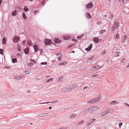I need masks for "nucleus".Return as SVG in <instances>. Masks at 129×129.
Returning <instances> with one entry per match:
<instances>
[{
    "label": "nucleus",
    "mask_w": 129,
    "mask_h": 129,
    "mask_svg": "<svg viewBox=\"0 0 129 129\" xmlns=\"http://www.w3.org/2000/svg\"><path fill=\"white\" fill-rule=\"evenodd\" d=\"M91 107L84 108L83 110V112L84 113L92 112Z\"/></svg>",
    "instance_id": "1"
},
{
    "label": "nucleus",
    "mask_w": 129,
    "mask_h": 129,
    "mask_svg": "<svg viewBox=\"0 0 129 129\" xmlns=\"http://www.w3.org/2000/svg\"><path fill=\"white\" fill-rule=\"evenodd\" d=\"M36 61L32 59L30 60V62L27 63V66L29 67H32L36 63Z\"/></svg>",
    "instance_id": "2"
},
{
    "label": "nucleus",
    "mask_w": 129,
    "mask_h": 129,
    "mask_svg": "<svg viewBox=\"0 0 129 129\" xmlns=\"http://www.w3.org/2000/svg\"><path fill=\"white\" fill-rule=\"evenodd\" d=\"M12 39L14 42L17 43L19 41L20 38L18 36H14L13 37Z\"/></svg>",
    "instance_id": "3"
},
{
    "label": "nucleus",
    "mask_w": 129,
    "mask_h": 129,
    "mask_svg": "<svg viewBox=\"0 0 129 129\" xmlns=\"http://www.w3.org/2000/svg\"><path fill=\"white\" fill-rule=\"evenodd\" d=\"M93 5L92 3V2H91L87 4L86 5L85 7L87 9H91L93 7Z\"/></svg>",
    "instance_id": "4"
},
{
    "label": "nucleus",
    "mask_w": 129,
    "mask_h": 129,
    "mask_svg": "<svg viewBox=\"0 0 129 129\" xmlns=\"http://www.w3.org/2000/svg\"><path fill=\"white\" fill-rule=\"evenodd\" d=\"M91 108L92 112H93L96 111L97 110L99 109V108L97 106H91Z\"/></svg>",
    "instance_id": "5"
},
{
    "label": "nucleus",
    "mask_w": 129,
    "mask_h": 129,
    "mask_svg": "<svg viewBox=\"0 0 129 129\" xmlns=\"http://www.w3.org/2000/svg\"><path fill=\"white\" fill-rule=\"evenodd\" d=\"M119 24V23L118 21H116L114 24V25L113 27H112V29H116L117 28H118V25Z\"/></svg>",
    "instance_id": "6"
},
{
    "label": "nucleus",
    "mask_w": 129,
    "mask_h": 129,
    "mask_svg": "<svg viewBox=\"0 0 129 129\" xmlns=\"http://www.w3.org/2000/svg\"><path fill=\"white\" fill-rule=\"evenodd\" d=\"M123 42H127L128 41V38L126 35H124L123 37Z\"/></svg>",
    "instance_id": "7"
},
{
    "label": "nucleus",
    "mask_w": 129,
    "mask_h": 129,
    "mask_svg": "<svg viewBox=\"0 0 129 129\" xmlns=\"http://www.w3.org/2000/svg\"><path fill=\"white\" fill-rule=\"evenodd\" d=\"M44 43L45 45H50L51 43L50 40L49 39H47L45 41Z\"/></svg>",
    "instance_id": "8"
},
{
    "label": "nucleus",
    "mask_w": 129,
    "mask_h": 129,
    "mask_svg": "<svg viewBox=\"0 0 129 129\" xmlns=\"http://www.w3.org/2000/svg\"><path fill=\"white\" fill-rule=\"evenodd\" d=\"M89 88L88 86L86 85V84H84L81 87V89L82 90H87Z\"/></svg>",
    "instance_id": "9"
},
{
    "label": "nucleus",
    "mask_w": 129,
    "mask_h": 129,
    "mask_svg": "<svg viewBox=\"0 0 129 129\" xmlns=\"http://www.w3.org/2000/svg\"><path fill=\"white\" fill-rule=\"evenodd\" d=\"M55 43L56 44H59L61 42V41L58 39L57 38L54 40Z\"/></svg>",
    "instance_id": "10"
},
{
    "label": "nucleus",
    "mask_w": 129,
    "mask_h": 129,
    "mask_svg": "<svg viewBox=\"0 0 129 129\" xmlns=\"http://www.w3.org/2000/svg\"><path fill=\"white\" fill-rule=\"evenodd\" d=\"M92 44H90L89 46L87 48L85 49V50L87 51H89L92 48Z\"/></svg>",
    "instance_id": "11"
},
{
    "label": "nucleus",
    "mask_w": 129,
    "mask_h": 129,
    "mask_svg": "<svg viewBox=\"0 0 129 129\" xmlns=\"http://www.w3.org/2000/svg\"><path fill=\"white\" fill-rule=\"evenodd\" d=\"M23 50L24 53L26 54H28L29 53V48L27 47L26 49H24Z\"/></svg>",
    "instance_id": "12"
},
{
    "label": "nucleus",
    "mask_w": 129,
    "mask_h": 129,
    "mask_svg": "<svg viewBox=\"0 0 129 129\" xmlns=\"http://www.w3.org/2000/svg\"><path fill=\"white\" fill-rule=\"evenodd\" d=\"M108 113H109V111H106L105 112H103L101 114V115L102 116H105L107 114H108Z\"/></svg>",
    "instance_id": "13"
},
{
    "label": "nucleus",
    "mask_w": 129,
    "mask_h": 129,
    "mask_svg": "<svg viewBox=\"0 0 129 129\" xmlns=\"http://www.w3.org/2000/svg\"><path fill=\"white\" fill-rule=\"evenodd\" d=\"M101 99V95H100L98 98H96L95 99L96 102H98Z\"/></svg>",
    "instance_id": "14"
},
{
    "label": "nucleus",
    "mask_w": 129,
    "mask_h": 129,
    "mask_svg": "<svg viewBox=\"0 0 129 129\" xmlns=\"http://www.w3.org/2000/svg\"><path fill=\"white\" fill-rule=\"evenodd\" d=\"M76 115L75 114L73 113L71 114L69 116L70 118H71L72 119H74L76 116Z\"/></svg>",
    "instance_id": "15"
},
{
    "label": "nucleus",
    "mask_w": 129,
    "mask_h": 129,
    "mask_svg": "<svg viewBox=\"0 0 129 129\" xmlns=\"http://www.w3.org/2000/svg\"><path fill=\"white\" fill-rule=\"evenodd\" d=\"M33 47L35 49V51L37 52L39 50L38 46L37 45H35L33 46Z\"/></svg>",
    "instance_id": "16"
},
{
    "label": "nucleus",
    "mask_w": 129,
    "mask_h": 129,
    "mask_svg": "<svg viewBox=\"0 0 129 129\" xmlns=\"http://www.w3.org/2000/svg\"><path fill=\"white\" fill-rule=\"evenodd\" d=\"M69 91V89L68 88H64L62 89L61 90L60 92H67Z\"/></svg>",
    "instance_id": "17"
},
{
    "label": "nucleus",
    "mask_w": 129,
    "mask_h": 129,
    "mask_svg": "<svg viewBox=\"0 0 129 129\" xmlns=\"http://www.w3.org/2000/svg\"><path fill=\"white\" fill-rule=\"evenodd\" d=\"M93 40L96 43H98L99 41V39L97 37H95L93 38Z\"/></svg>",
    "instance_id": "18"
},
{
    "label": "nucleus",
    "mask_w": 129,
    "mask_h": 129,
    "mask_svg": "<svg viewBox=\"0 0 129 129\" xmlns=\"http://www.w3.org/2000/svg\"><path fill=\"white\" fill-rule=\"evenodd\" d=\"M58 101H55L54 102H44L43 103H39V104H49L50 103H53L56 102H58Z\"/></svg>",
    "instance_id": "19"
},
{
    "label": "nucleus",
    "mask_w": 129,
    "mask_h": 129,
    "mask_svg": "<svg viewBox=\"0 0 129 129\" xmlns=\"http://www.w3.org/2000/svg\"><path fill=\"white\" fill-rule=\"evenodd\" d=\"M14 78L17 80L21 79V78L20 76H15L14 77Z\"/></svg>",
    "instance_id": "20"
},
{
    "label": "nucleus",
    "mask_w": 129,
    "mask_h": 129,
    "mask_svg": "<svg viewBox=\"0 0 129 129\" xmlns=\"http://www.w3.org/2000/svg\"><path fill=\"white\" fill-rule=\"evenodd\" d=\"M27 45L29 46H32V44L30 40H28L27 41Z\"/></svg>",
    "instance_id": "21"
},
{
    "label": "nucleus",
    "mask_w": 129,
    "mask_h": 129,
    "mask_svg": "<svg viewBox=\"0 0 129 129\" xmlns=\"http://www.w3.org/2000/svg\"><path fill=\"white\" fill-rule=\"evenodd\" d=\"M17 45V49L18 51H20L21 50V48L20 46L19 43Z\"/></svg>",
    "instance_id": "22"
},
{
    "label": "nucleus",
    "mask_w": 129,
    "mask_h": 129,
    "mask_svg": "<svg viewBox=\"0 0 129 129\" xmlns=\"http://www.w3.org/2000/svg\"><path fill=\"white\" fill-rule=\"evenodd\" d=\"M75 88V87L74 86H72L70 87H68L69 90L70 91L71 90H73Z\"/></svg>",
    "instance_id": "23"
},
{
    "label": "nucleus",
    "mask_w": 129,
    "mask_h": 129,
    "mask_svg": "<svg viewBox=\"0 0 129 129\" xmlns=\"http://www.w3.org/2000/svg\"><path fill=\"white\" fill-rule=\"evenodd\" d=\"M17 13L16 11L15 10H14L12 13V14L13 16H14L16 15Z\"/></svg>",
    "instance_id": "24"
},
{
    "label": "nucleus",
    "mask_w": 129,
    "mask_h": 129,
    "mask_svg": "<svg viewBox=\"0 0 129 129\" xmlns=\"http://www.w3.org/2000/svg\"><path fill=\"white\" fill-rule=\"evenodd\" d=\"M100 66L99 65H96L94 67H93V69H99L100 68ZM93 70H94V69H93Z\"/></svg>",
    "instance_id": "25"
},
{
    "label": "nucleus",
    "mask_w": 129,
    "mask_h": 129,
    "mask_svg": "<svg viewBox=\"0 0 129 129\" xmlns=\"http://www.w3.org/2000/svg\"><path fill=\"white\" fill-rule=\"evenodd\" d=\"M6 38H3L2 40V43L3 44H5L6 43Z\"/></svg>",
    "instance_id": "26"
},
{
    "label": "nucleus",
    "mask_w": 129,
    "mask_h": 129,
    "mask_svg": "<svg viewBox=\"0 0 129 129\" xmlns=\"http://www.w3.org/2000/svg\"><path fill=\"white\" fill-rule=\"evenodd\" d=\"M67 63V62H63L59 64V65H63L66 64Z\"/></svg>",
    "instance_id": "27"
},
{
    "label": "nucleus",
    "mask_w": 129,
    "mask_h": 129,
    "mask_svg": "<svg viewBox=\"0 0 129 129\" xmlns=\"http://www.w3.org/2000/svg\"><path fill=\"white\" fill-rule=\"evenodd\" d=\"M24 10L25 12H26L29 11V9L27 6H25L24 8Z\"/></svg>",
    "instance_id": "28"
},
{
    "label": "nucleus",
    "mask_w": 129,
    "mask_h": 129,
    "mask_svg": "<svg viewBox=\"0 0 129 129\" xmlns=\"http://www.w3.org/2000/svg\"><path fill=\"white\" fill-rule=\"evenodd\" d=\"M57 55L58 56L57 57V58L59 60L61 59V55L60 54H59Z\"/></svg>",
    "instance_id": "29"
},
{
    "label": "nucleus",
    "mask_w": 129,
    "mask_h": 129,
    "mask_svg": "<svg viewBox=\"0 0 129 129\" xmlns=\"http://www.w3.org/2000/svg\"><path fill=\"white\" fill-rule=\"evenodd\" d=\"M84 122V121L83 120H82L80 121L79 122L77 123L78 125H79L80 124H81L83 123Z\"/></svg>",
    "instance_id": "30"
},
{
    "label": "nucleus",
    "mask_w": 129,
    "mask_h": 129,
    "mask_svg": "<svg viewBox=\"0 0 129 129\" xmlns=\"http://www.w3.org/2000/svg\"><path fill=\"white\" fill-rule=\"evenodd\" d=\"M121 52H118L116 53L115 56L116 57H117L118 56H120V54L119 55V53H120Z\"/></svg>",
    "instance_id": "31"
},
{
    "label": "nucleus",
    "mask_w": 129,
    "mask_h": 129,
    "mask_svg": "<svg viewBox=\"0 0 129 129\" xmlns=\"http://www.w3.org/2000/svg\"><path fill=\"white\" fill-rule=\"evenodd\" d=\"M86 15L87 16V17H88L89 18H91V16L89 13H86Z\"/></svg>",
    "instance_id": "32"
},
{
    "label": "nucleus",
    "mask_w": 129,
    "mask_h": 129,
    "mask_svg": "<svg viewBox=\"0 0 129 129\" xmlns=\"http://www.w3.org/2000/svg\"><path fill=\"white\" fill-rule=\"evenodd\" d=\"M23 18L25 19H26V17L25 15V14L24 13H23Z\"/></svg>",
    "instance_id": "33"
},
{
    "label": "nucleus",
    "mask_w": 129,
    "mask_h": 129,
    "mask_svg": "<svg viewBox=\"0 0 129 129\" xmlns=\"http://www.w3.org/2000/svg\"><path fill=\"white\" fill-rule=\"evenodd\" d=\"M108 111L110 113H111L113 112L114 111V110L113 109H110Z\"/></svg>",
    "instance_id": "34"
},
{
    "label": "nucleus",
    "mask_w": 129,
    "mask_h": 129,
    "mask_svg": "<svg viewBox=\"0 0 129 129\" xmlns=\"http://www.w3.org/2000/svg\"><path fill=\"white\" fill-rule=\"evenodd\" d=\"M16 9L18 10H20L21 9V7L20 6H17L16 7Z\"/></svg>",
    "instance_id": "35"
},
{
    "label": "nucleus",
    "mask_w": 129,
    "mask_h": 129,
    "mask_svg": "<svg viewBox=\"0 0 129 129\" xmlns=\"http://www.w3.org/2000/svg\"><path fill=\"white\" fill-rule=\"evenodd\" d=\"M119 38V34L118 33L116 34L115 36V38L118 39Z\"/></svg>",
    "instance_id": "36"
},
{
    "label": "nucleus",
    "mask_w": 129,
    "mask_h": 129,
    "mask_svg": "<svg viewBox=\"0 0 129 129\" xmlns=\"http://www.w3.org/2000/svg\"><path fill=\"white\" fill-rule=\"evenodd\" d=\"M106 31V30H101L100 32V33L102 34L103 33H104V32Z\"/></svg>",
    "instance_id": "37"
},
{
    "label": "nucleus",
    "mask_w": 129,
    "mask_h": 129,
    "mask_svg": "<svg viewBox=\"0 0 129 129\" xmlns=\"http://www.w3.org/2000/svg\"><path fill=\"white\" fill-rule=\"evenodd\" d=\"M95 118H93L91 120L89 121L90 122V123H92L95 120Z\"/></svg>",
    "instance_id": "38"
},
{
    "label": "nucleus",
    "mask_w": 129,
    "mask_h": 129,
    "mask_svg": "<svg viewBox=\"0 0 129 129\" xmlns=\"http://www.w3.org/2000/svg\"><path fill=\"white\" fill-rule=\"evenodd\" d=\"M13 63H15L17 62L16 59L15 58H14L12 59V60Z\"/></svg>",
    "instance_id": "39"
},
{
    "label": "nucleus",
    "mask_w": 129,
    "mask_h": 129,
    "mask_svg": "<svg viewBox=\"0 0 129 129\" xmlns=\"http://www.w3.org/2000/svg\"><path fill=\"white\" fill-rule=\"evenodd\" d=\"M25 72L26 74H29L30 73V71L29 70H27L25 71Z\"/></svg>",
    "instance_id": "40"
},
{
    "label": "nucleus",
    "mask_w": 129,
    "mask_h": 129,
    "mask_svg": "<svg viewBox=\"0 0 129 129\" xmlns=\"http://www.w3.org/2000/svg\"><path fill=\"white\" fill-rule=\"evenodd\" d=\"M3 49H0V54L2 55H3Z\"/></svg>",
    "instance_id": "41"
},
{
    "label": "nucleus",
    "mask_w": 129,
    "mask_h": 129,
    "mask_svg": "<svg viewBox=\"0 0 129 129\" xmlns=\"http://www.w3.org/2000/svg\"><path fill=\"white\" fill-rule=\"evenodd\" d=\"M110 16H111V17H109V19H110L111 18V19L112 20L113 19V17H114V16L112 14H111L110 15Z\"/></svg>",
    "instance_id": "42"
},
{
    "label": "nucleus",
    "mask_w": 129,
    "mask_h": 129,
    "mask_svg": "<svg viewBox=\"0 0 129 129\" xmlns=\"http://www.w3.org/2000/svg\"><path fill=\"white\" fill-rule=\"evenodd\" d=\"M122 2L123 4H126L127 3L126 0H122Z\"/></svg>",
    "instance_id": "43"
},
{
    "label": "nucleus",
    "mask_w": 129,
    "mask_h": 129,
    "mask_svg": "<svg viewBox=\"0 0 129 129\" xmlns=\"http://www.w3.org/2000/svg\"><path fill=\"white\" fill-rule=\"evenodd\" d=\"M47 63V62H42L41 63V65H44L45 64L46 65Z\"/></svg>",
    "instance_id": "44"
},
{
    "label": "nucleus",
    "mask_w": 129,
    "mask_h": 129,
    "mask_svg": "<svg viewBox=\"0 0 129 129\" xmlns=\"http://www.w3.org/2000/svg\"><path fill=\"white\" fill-rule=\"evenodd\" d=\"M99 76V75L98 74H96L94 75H93L92 76V77H97Z\"/></svg>",
    "instance_id": "45"
},
{
    "label": "nucleus",
    "mask_w": 129,
    "mask_h": 129,
    "mask_svg": "<svg viewBox=\"0 0 129 129\" xmlns=\"http://www.w3.org/2000/svg\"><path fill=\"white\" fill-rule=\"evenodd\" d=\"M93 103V101H92V100L90 101H88L87 102V103Z\"/></svg>",
    "instance_id": "46"
},
{
    "label": "nucleus",
    "mask_w": 129,
    "mask_h": 129,
    "mask_svg": "<svg viewBox=\"0 0 129 129\" xmlns=\"http://www.w3.org/2000/svg\"><path fill=\"white\" fill-rule=\"evenodd\" d=\"M122 123H120L119 124V128H120L121 127V126H122Z\"/></svg>",
    "instance_id": "47"
},
{
    "label": "nucleus",
    "mask_w": 129,
    "mask_h": 129,
    "mask_svg": "<svg viewBox=\"0 0 129 129\" xmlns=\"http://www.w3.org/2000/svg\"><path fill=\"white\" fill-rule=\"evenodd\" d=\"M39 12V11L38 10H36L34 11V13L35 14H36L38 13Z\"/></svg>",
    "instance_id": "48"
},
{
    "label": "nucleus",
    "mask_w": 129,
    "mask_h": 129,
    "mask_svg": "<svg viewBox=\"0 0 129 129\" xmlns=\"http://www.w3.org/2000/svg\"><path fill=\"white\" fill-rule=\"evenodd\" d=\"M48 114V113H45L44 114H41V115H43L44 116H46L47 114Z\"/></svg>",
    "instance_id": "49"
},
{
    "label": "nucleus",
    "mask_w": 129,
    "mask_h": 129,
    "mask_svg": "<svg viewBox=\"0 0 129 129\" xmlns=\"http://www.w3.org/2000/svg\"><path fill=\"white\" fill-rule=\"evenodd\" d=\"M46 3V1H43L42 2V4L43 5H44Z\"/></svg>",
    "instance_id": "50"
},
{
    "label": "nucleus",
    "mask_w": 129,
    "mask_h": 129,
    "mask_svg": "<svg viewBox=\"0 0 129 129\" xmlns=\"http://www.w3.org/2000/svg\"><path fill=\"white\" fill-rule=\"evenodd\" d=\"M116 101H112L111 102H110V105H111V104L112 103H116Z\"/></svg>",
    "instance_id": "51"
},
{
    "label": "nucleus",
    "mask_w": 129,
    "mask_h": 129,
    "mask_svg": "<svg viewBox=\"0 0 129 129\" xmlns=\"http://www.w3.org/2000/svg\"><path fill=\"white\" fill-rule=\"evenodd\" d=\"M82 38V37L81 36H79L77 37V38L78 39H81Z\"/></svg>",
    "instance_id": "52"
},
{
    "label": "nucleus",
    "mask_w": 129,
    "mask_h": 129,
    "mask_svg": "<svg viewBox=\"0 0 129 129\" xmlns=\"http://www.w3.org/2000/svg\"><path fill=\"white\" fill-rule=\"evenodd\" d=\"M63 39L65 40L68 39L65 36L63 37Z\"/></svg>",
    "instance_id": "53"
},
{
    "label": "nucleus",
    "mask_w": 129,
    "mask_h": 129,
    "mask_svg": "<svg viewBox=\"0 0 129 129\" xmlns=\"http://www.w3.org/2000/svg\"><path fill=\"white\" fill-rule=\"evenodd\" d=\"M91 124V123H90V122H87L86 123V125L88 126L89 125H90V124Z\"/></svg>",
    "instance_id": "54"
},
{
    "label": "nucleus",
    "mask_w": 129,
    "mask_h": 129,
    "mask_svg": "<svg viewBox=\"0 0 129 129\" xmlns=\"http://www.w3.org/2000/svg\"><path fill=\"white\" fill-rule=\"evenodd\" d=\"M62 78H59V79H58V80L59 81H62Z\"/></svg>",
    "instance_id": "55"
},
{
    "label": "nucleus",
    "mask_w": 129,
    "mask_h": 129,
    "mask_svg": "<svg viewBox=\"0 0 129 129\" xmlns=\"http://www.w3.org/2000/svg\"><path fill=\"white\" fill-rule=\"evenodd\" d=\"M73 45H74L73 44H72L70 45L68 47H69V48L71 47H72V46H73Z\"/></svg>",
    "instance_id": "56"
},
{
    "label": "nucleus",
    "mask_w": 129,
    "mask_h": 129,
    "mask_svg": "<svg viewBox=\"0 0 129 129\" xmlns=\"http://www.w3.org/2000/svg\"><path fill=\"white\" fill-rule=\"evenodd\" d=\"M124 104L125 105L128 106L129 107V105L127 103H124Z\"/></svg>",
    "instance_id": "57"
},
{
    "label": "nucleus",
    "mask_w": 129,
    "mask_h": 129,
    "mask_svg": "<svg viewBox=\"0 0 129 129\" xmlns=\"http://www.w3.org/2000/svg\"><path fill=\"white\" fill-rule=\"evenodd\" d=\"M52 79H52V78H50V79H49V80H48L47 81V82H48L50 81H52Z\"/></svg>",
    "instance_id": "58"
},
{
    "label": "nucleus",
    "mask_w": 129,
    "mask_h": 129,
    "mask_svg": "<svg viewBox=\"0 0 129 129\" xmlns=\"http://www.w3.org/2000/svg\"><path fill=\"white\" fill-rule=\"evenodd\" d=\"M105 51H104L103 52H102L101 53V54H105Z\"/></svg>",
    "instance_id": "59"
},
{
    "label": "nucleus",
    "mask_w": 129,
    "mask_h": 129,
    "mask_svg": "<svg viewBox=\"0 0 129 129\" xmlns=\"http://www.w3.org/2000/svg\"><path fill=\"white\" fill-rule=\"evenodd\" d=\"M40 51V54H41L42 53V52H43V50L42 49H39Z\"/></svg>",
    "instance_id": "60"
},
{
    "label": "nucleus",
    "mask_w": 129,
    "mask_h": 129,
    "mask_svg": "<svg viewBox=\"0 0 129 129\" xmlns=\"http://www.w3.org/2000/svg\"><path fill=\"white\" fill-rule=\"evenodd\" d=\"M26 40H25L23 41L22 42V44H23V45H24V44H25V42Z\"/></svg>",
    "instance_id": "61"
},
{
    "label": "nucleus",
    "mask_w": 129,
    "mask_h": 129,
    "mask_svg": "<svg viewBox=\"0 0 129 129\" xmlns=\"http://www.w3.org/2000/svg\"><path fill=\"white\" fill-rule=\"evenodd\" d=\"M93 57H89L88 58L89 60H91V59H92V58H93Z\"/></svg>",
    "instance_id": "62"
},
{
    "label": "nucleus",
    "mask_w": 129,
    "mask_h": 129,
    "mask_svg": "<svg viewBox=\"0 0 129 129\" xmlns=\"http://www.w3.org/2000/svg\"><path fill=\"white\" fill-rule=\"evenodd\" d=\"M92 101H93V103L95 102H96V101H95V99H92Z\"/></svg>",
    "instance_id": "63"
},
{
    "label": "nucleus",
    "mask_w": 129,
    "mask_h": 129,
    "mask_svg": "<svg viewBox=\"0 0 129 129\" xmlns=\"http://www.w3.org/2000/svg\"><path fill=\"white\" fill-rule=\"evenodd\" d=\"M20 54H17L16 55V56H20Z\"/></svg>",
    "instance_id": "64"
}]
</instances>
